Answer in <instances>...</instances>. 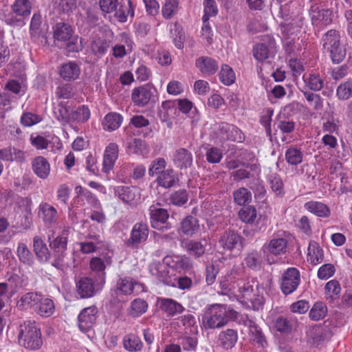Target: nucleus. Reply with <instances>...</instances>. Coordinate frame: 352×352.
I'll return each instance as SVG.
<instances>
[{
  "label": "nucleus",
  "instance_id": "36",
  "mask_svg": "<svg viewBox=\"0 0 352 352\" xmlns=\"http://www.w3.org/2000/svg\"><path fill=\"white\" fill-rule=\"evenodd\" d=\"M89 47L91 52L98 58L102 57L109 47V43L100 37L92 38Z\"/></svg>",
  "mask_w": 352,
  "mask_h": 352
},
{
  "label": "nucleus",
  "instance_id": "63",
  "mask_svg": "<svg viewBox=\"0 0 352 352\" xmlns=\"http://www.w3.org/2000/svg\"><path fill=\"white\" fill-rule=\"evenodd\" d=\"M275 328L282 333H289L292 331V324L287 318L280 316L276 320Z\"/></svg>",
  "mask_w": 352,
  "mask_h": 352
},
{
  "label": "nucleus",
  "instance_id": "14",
  "mask_svg": "<svg viewBox=\"0 0 352 352\" xmlns=\"http://www.w3.org/2000/svg\"><path fill=\"white\" fill-rule=\"evenodd\" d=\"M309 15L312 24L322 28L332 22V11L329 9H320L318 6H311Z\"/></svg>",
  "mask_w": 352,
  "mask_h": 352
},
{
  "label": "nucleus",
  "instance_id": "50",
  "mask_svg": "<svg viewBox=\"0 0 352 352\" xmlns=\"http://www.w3.org/2000/svg\"><path fill=\"white\" fill-rule=\"evenodd\" d=\"M233 197L236 204L243 206L251 201L252 193L247 188L242 187L233 192Z\"/></svg>",
  "mask_w": 352,
  "mask_h": 352
},
{
  "label": "nucleus",
  "instance_id": "17",
  "mask_svg": "<svg viewBox=\"0 0 352 352\" xmlns=\"http://www.w3.org/2000/svg\"><path fill=\"white\" fill-rule=\"evenodd\" d=\"M164 261L168 267L177 271L186 272L192 269V262L186 256L171 255L164 258Z\"/></svg>",
  "mask_w": 352,
  "mask_h": 352
},
{
  "label": "nucleus",
  "instance_id": "62",
  "mask_svg": "<svg viewBox=\"0 0 352 352\" xmlns=\"http://www.w3.org/2000/svg\"><path fill=\"white\" fill-rule=\"evenodd\" d=\"M270 187L273 192L279 196L284 195L283 184L281 178L276 174L271 175L269 177Z\"/></svg>",
  "mask_w": 352,
  "mask_h": 352
},
{
  "label": "nucleus",
  "instance_id": "38",
  "mask_svg": "<svg viewBox=\"0 0 352 352\" xmlns=\"http://www.w3.org/2000/svg\"><path fill=\"white\" fill-rule=\"evenodd\" d=\"M136 191L137 189L133 186H120L115 189V195L122 201L130 203L135 199Z\"/></svg>",
  "mask_w": 352,
  "mask_h": 352
},
{
  "label": "nucleus",
  "instance_id": "26",
  "mask_svg": "<svg viewBox=\"0 0 352 352\" xmlns=\"http://www.w3.org/2000/svg\"><path fill=\"white\" fill-rule=\"evenodd\" d=\"M33 248L37 259L40 262L47 263L50 261L51 253L41 236H35L33 238Z\"/></svg>",
  "mask_w": 352,
  "mask_h": 352
},
{
  "label": "nucleus",
  "instance_id": "57",
  "mask_svg": "<svg viewBox=\"0 0 352 352\" xmlns=\"http://www.w3.org/2000/svg\"><path fill=\"white\" fill-rule=\"evenodd\" d=\"M188 200V194L186 190L179 189L174 191L170 196V202L177 206L184 205Z\"/></svg>",
  "mask_w": 352,
  "mask_h": 352
},
{
  "label": "nucleus",
  "instance_id": "46",
  "mask_svg": "<svg viewBox=\"0 0 352 352\" xmlns=\"http://www.w3.org/2000/svg\"><path fill=\"white\" fill-rule=\"evenodd\" d=\"M178 342L181 349H182L184 351L195 352L197 346L198 340L196 336H184L178 339Z\"/></svg>",
  "mask_w": 352,
  "mask_h": 352
},
{
  "label": "nucleus",
  "instance_id": "56",
  "mask_svg": "<svg viewBox=\"0 0 352 352\" xmlns=\"http://www.w3.org/2000/svg\"><path fill=\"white\" fill-rule=\"evenodd\" d=\"M142 346L140 338L135 335H129L124 340V346L129 351H139Z\"/></svg>",
  "mask_w": 352,
  "mask_h": 352
},
{
  "label": "nucleus",
  "instance_id": "12",
  "mask_svg": "<svg viewBox=\"0 0 352 352\" xmlns=\"http://www.w3.org/2000/svg\"><path fill=\"white\" fill-rule=\"evenodd\" d=\"M103 285L91 278L82 277L76 283L77 292L81 298H90L100 290Z\"/></svg>",
  "mask_w": 352,
  "mask_h": 352
},
{
  "label": "nucleus",
  "instance_id": "20",
  "mask_svg": "<svg viewBox=\"0 0 352 352\" xmlns=\"http://www.w3.org/2000/svg\"><path fill=\"white\" fill-rule=\"evenodd\" d=\"M287 240L284 238H273L263 245L262 250L264 253L278 256L287 252Z\"/></svg>",
  "mask_w": 352,
  "mask_h": 352
},
{
  "label": "nucleus",
  "instance_id": "31",
  "mask_svg": "<svg viewBox=\"0 0 352 352\" xmlns=\"http://www.w3.org/2000/svg\"><path fill=\"white\" fill-rule=\"evenodd\" d=\"M206 240H190L184 243V248L187 252L195 258L203 256L206 251Z\"/></svg>",
  "mask_w": 352,
  "mask_h": 352
},
{
  "label": "nucleus",
  "instance_id": "47",
  "mask_svg": "<svg viewBox=\"0 0 352 352\" xmlns=\"http://www.w3.org/2000/svg\"><path fill=\"white\" fill-rule=\"evenodd\" d=\"M239 219L245 223H252L256 218V208L252 206H245L239 211Z\"/></svg>",
  "mask_w": 352,
  "mask_h": 352
},
{
  "label": "nucleus",
  "instance_id": "5",
  "mask_svg": "<svg viewBox=\"0 0 352 352\" xmlns=\"http://www.w3.org/2000/svg\"><path fill=\"white\" fill-rule=\"evenodd\" d=\"M32 4L29 0H16L12 6V12L5 16V21L12 26H22L24 19L29 16Z\"/></svg>",
  "mask_w": 352,
  "mask_h": 352
},
{
  "label": "nucleus",
  "instance_id": "27",
  "mask_svg": "<svg viewBox=\"0 0 352 352\" xmlns=\"http://www.w3.org/2000/svg\"><path fill=\"white\" fill-rule=\"evenodd\" d=\"M244 324L249 328L250 333L254 342H255L258 346L265 348L267 346L265 336L262 332L261 327H259L254 321L247 319L244 322Z\"/></svg>",
  "mask_w": 352,
  "mask_h": 352
},
{
  "label": "nucleus",
  "instance_id": "3",
  "mask_svg": "<svg viewBox=\"0 0 352 352\" xmlns=\"http://www.w3.org/2000/svg\"><path fill=\"white\" fill-rule=\"evenodd\" d=\"M322 46L325 52L329 53L333 63L338 64L345 58L346 50L340 45V35L336 30H329L323 36Z\"/></svg>",
  "mask_w": 352,
  "mask_h": 352
},
{
  "label": "nucleus",
  "instance_id": "32",
  "mask_svg": "<svg viewBox=\"0 0 352 352\" xmlns=\"http://www.w3.org/2000/svg\"><path fill=\"white\" fill-rule=\"evenodd\" d=\"M38 215L45 224L50 225L55 222L57 211L54 206L43 202L39 205Z\"/></svg>",
  "mask_w": 352,
  "mask_h": 352
},
{
  "label": "nucleus",
  "instance_id": "58",
  "mask_svg": "<svg viewBox=\"0 0 352 352\" xmlns=\"http://www.w3.org/2000/svg\"><path fill=\"white\" fill-rule=\"evenodd\" d=\"M54 113L56 119L62 122L67 123L71 120V113H69L68 108L60 102L54 107Z\"/></svg>",
  "mask_w": 352,
  "mask_h": 352
},
{
  "label": "nucleus",
  "instance_id": "21",
  "mask_svg": "<svg viewBox=\"0 0 352 352\" xmlns=\"http://www.w3.org/2000/svg\"><path fill=\"white\" fill-rule=\"evenodd\" d=\"M173 157L175 166L181 170L187 169L192 164V155L186 148H179L177 149Z\"/></svg>",
  "mask_w": 352,
  "mask_h": 352
},
{
  "label": "nucleus",
  "instance_id": "9",
  "mask_svg": "<svg viewBox=\"0 0 352 352\" xmlns=\"http://www.w3.org/2000/svg\"><path fill=\"white\" fill-rule=\"evenodd\" d=\"M112 263L111 256L105 254L101 256H96L91 259L89 266L91 271L96 274V281L99 284L104 285L106 278L105 269Z\"/></svg>",
  "mask_w": 352,
  "mask_h": 352
},
{
  "label": "nucleus",
  "instance_id": "28",
  "mask_svg": "<svg viewBox=\"0 0 352 352\" xmlns=\"http://www.w3.org/2000/svg\"><path fill=\"white\" fill-rule=\"evenodd\" d=\"M34 173L41 179H46L50 175V165L43 156L35 157L32 162Z\"/></svg>",
  "mask_w": 352,
  "mask_h": 352
},
{
  "label": "nucleus",
  "instance_id": "15",
  "mask_svg": "<svg viewBox=\"0 0 352 352\" xmlns=\"http://www.w3.org/2000/svg\"><path fill=\"white\" fill-rule=\"evenodd\" d=\"M148 235V226L142 223H135L131 232V236L126 241V245L133 248L146 241Z\"/></svg>",
  "mask_w": 352,
  "mask_h": 352
},
{
  "label": "nucleus",
  "instance_id": "54",
  "mask_svg": "<svg viewBox=\"0 0 352 352\" xmlns=\"http://www.w3.org/2000/svg\"><path fill=\"white\" fill-rule=\"evenodd\" d=\"M67 241V237L65 236H58L52 241L51 236L48 235V242L50 243V247L53 251L66 252Z\"/></svg>",
  "mask_w": 352,
  "mask_h": 352
},
{
  "label": "nucleus",
  "instance_id": "59",
  "mask_svg": "<svg viewBox=\"0 0 352 352\" xmlns=\"http://www.w3.org/2000/svg\"><path fill=\"white\" fill-rule=\"evenodd\" d=\"M204 14L202 17L203 22L206 23L210 17L214 16L218 13V9L214 0H204Z\"/></svg>",
  "mask_w": 352,
  "mask_h": 352
},
{
  "label": "nucleus",
  "instance_id": "42",
  "mask_svg": "<svg viewBox=\"0 0 352 352\" xmlns=\"http://www.w3.org/2000/svg\"><path fill=\"white\" fill-rule=\"evenodd\" d=\"M324 259L323 250L318 243H310L308 248L307 261L312 265H317Z\"/></svg>",
  "mask_w": 352,
  "mask_h": 352
},
{
  "label": "nucleus",
  "instance_id": "40",
  "mask_svg": "<svg viewBox=\"0 0 352 352\" xmlns=\"http://www.w3.org/2000/svg\"><path fill=\"white\" fill-rule=\"evenodd\" d=\"M303 79L309 89L314 91H320L324 85V78L319 74H309L307 78L304 76Z\"/></svg>",
  "mask_w": 352,
  "mask_h": 352
},
{
  "label": "nucleus",
  "instance_id": "1",
  "mask_svg": "<svg viewBox=\"0 0 352 352\" xmlns=\"http://www.w3.org/2000/svg\"><path fill=\"white\" fill-rule=\"evenodd\" d=\"M238 315L237 311L226 305H210L202 315V327L206 330L221 329L229 321L236 320Z\"/></svg>",
  "mask_w": 352,
  "mask_h": 352
},
{
  "label": "nucleus",
  "instance_id": "52",
  "mask_svg": "<svg viewBox=\"0 0 352 352\" xmlns=\"http://www.w3.org/2000/svg\"><path fill=\"white\" fill-rule=\"evenodd\" d=\"M246 265L252 270H258L261 265V259L256 250H252L247 254L245 258Z\"/></svg>",
  "mask_w": 352,
  "mask_h": 352
},
{
  "label": "nucleus",
  "instance_id": "35",
  "mask_svg": "<svg viewBox=\"0 0 352 352\" xmlns=\"http://www.w3.org/2000/svg\"><path fill=\"white\" fill-rule=\"evenodd\" d=\"M178 181V175L173 169L165 170L157 177L159 185L166 188L173 186Z\"/></svg>",
  "mask_w": 352,
  "mask_h": 352
},
{
  "label": "nucleus",
  "instance_id": "53",
  "mask_svg": "<svg viewBox=\"0 0 352 352\" xmlns=\"http://www.w3.org/2000/svg\"><path fill=\"white\" fill-rule=\"evenodd\" d=\"M89 118L90 111L85 105L78 107L71 113V120L78 122H85L89 119Z\"/></svg>",
  "mask_w": 352,
  "mask_h": 352
},
{
  "label": "nucleus",
  "instance_id": "30",
  "mask_svg": "<svg viewBox=\"0 0 352 352\" xmlns=\"http://www.w3.org/2000/svg\"><path fill=\"white\" fill-rule=\"evenodd\" d=\"M199 220L188 215L181 221L179 230L184 235L192 236L199 230Z\"/></svg>",
  "mask_w": 352,
  "mask_h": 352
},
{
  "label": "nucleus",
  "instance_id": "64",
  "mask_svg": "<svg viewBox=\"0 0 352 352\" xmlns=\"http://www.w3.org/2000/svg\"><path fill=\"white\" fill-rule=\"evenodd\" d=\"M129 148L134 153L144 155L147 153V147L144 141L135 138L129 143Z\"/></svg>",
  "mask_w": 352,
  "mask_h": 352
},
{
  "label": "nucleus",
  "instance_id": "13",
  "mask_svg": "<svg viewBox=\"0 0 352 352\" xmlns=\"http://www.w3.org/2000/svg\"><path fill=\"white\" fill-rule=\"evenodd\" d=\"M160 310L168 318H174L185 311L184 307L179 302L169 298H158Z\"/></svg>",
  "mask_w": 352,
  "mask_h": 352
},
{
  "label": "nucleus",
  "instance_id": "49",
  "mask_svg": "<svg viewBox=\"0 0 352 352\" xmlns=\"http://www.w3.org/2000/svg\"><path fill=\"white\" fill-rule=\"evenodd\" d=\"M221 82L225 85H231L235 81V74L232 69L228 65H223L219 74Z\"/></svg>",
  "mask_w": 352,
  "mask_h": 352
},
{
  "label": "nucleus",
  "instance_id": "61",
  "mask_svg": "<svg viewBox=\"0 0 352 352\" xmlns=\"http://www.w3.org/2000/svg\"><path fill=\"white\" fill-rule=\"evenodd\" d=\"M206 157L208 162L210 164L219 163L223 157L222 151L214 146L206 148Z\"/></svg>",
  "mask_w": 352,
  "mask_h": 352
},
{
  "label": "nucleus",
  "instance_id": "33",
  "mask_svg": "<svg viewBox=\"0 0 352 352\" xmlns=\"http://www.w3.org/2000/svg\"><path fill=\"white\" fill-rule=\"evenodd\" d=\"M136 285H138L137 281L131 277H120L116 284L117 294L130 295L133 292Z\"/></svg>",
  "mask_w": 352,
  "mask_h": 352
},
{
  "label": "nucleus",
  "instance_id": "37",
  "mask_svg": "<svg viewBox=\"0 0 352 352\" xmlns=\"http://www.w3.org/2000/svg\"><path fill=\"white\" fill-rule=\"evenodd\" d=\"M45 25L42 24L41 16L40 14H34L30 23V34L35 39L43 37L45 35Z\"/></svg>",
  "mask_w": 352,
  "mask_h": 352
},
{
  "label": "nucleus",
  "instance_id": "23",
  "mask_svg": "<svg viewBox=\"0 0 352 352\" xmlns=\"http://www.w3.org/2000/svg\"><path fill=\"white\" fill-rule=\"evenodd\" d=\"M54 42L58 45L59 43H66L73 36V29L72 26L66 23H58L53 28Z\"/></svg>",
  "mask_w": 352,
  "mask_h": 352
},
{
  "label": "nucleus",
  "instance_id": "45",
  "mask_svg": "<svg viewBox=\"0 0 352 352\" xmlns=\"http://www.w3.org/2000/svg\"><path fill=\"white\" fill-rule=\"evenodd\" d=\"M17 255L21 262L23 264L32 266L34 263L32 253L24 243H19L17 247Z\"/></svg>",
  "mask_w": 352,
  "mask_h": 352
},
{
  "label": "nucleus",
  "instance_id": "48",
  "mask_svg": "<svg viewBox=\"0 0 352 352\" xmlns=\"http://www.w3.org/2000/svg\"><path fill=\"white\" fill-rule=\"evenodd\" d=\"M146 302L140 298H136L131 303L129 314L136 318L144 314L147 309Z\"/></svg>",
  "mask_w": 352,
  "mask_h": 352
},
{
  "label": "nucleus",
  "instance_id": "11",
  "mask_svg": "<svg viewBox=\"0 0 352 352\" xmlns=\"http://www.w3.org/2000/svg\"><path fill=\"white\" fill-rule=\"evenodd\" d=\"M217 133L223 140L241 142L243 139L241 131L234 125L227 122L217 124Z\"/></svg>",
  "mask_w": 352,
  "mask_h": 352
},
{
  "label": "nucleus",
  "instance_id": "2",
  "mask_svg": "<svg viewBox=\"0 0 352 352\" xmlns=\"http://www.w3.org/2000/svg\"><path fill=\"white\" fill-rule=\"evenodd\" d=\"M18 339L21 345L31 350L39 349L43 344L40 329L34 321H25L19 326Z\"/></svg>",
  "mask_w": 352,
  "mask_h": 352
},
{
  "label": "nucleus",
  "instance_id": "41",
  "mask_svg": "<svg viewBox=\"0 0 352 352\" xmlns=\"http://www.w3.org/2000/svg\"><path fill=\"white\" fill-rule=\"evenodd\" d=\"M305 208L320 217H327L330 214V210L328 206L321 202L309 201L305 204Z\"/></svg>",
  "mask_w": 352,
  "mask_h": 352
},
{
  "label": "nucleus",
  "instance_id": "55",
  "mask_svg": "<svg viewBox=\"0 0 352 352\" xmlns=\"http://www.w3.org/2000/svg\"><path fill=\"white\" fill-rule=\"evenodd\" d=\"M336 95L340 100L349 99L352 96V80L341 83L337 88Z\"/></svg>",
  "mask_w": 352,
  "mask_h": 352
},
{
  "label": "nucleus",
  "instance_id": "6",
  "mask_svg": "<svg viewBox=\"0 0 352 352\" xmlns=\"http://www.w3.org/2000/svg\"><path fill=\"white\" fill-rule=\"evenodd\" d=\"M245 239L234 230H228L223 232L219 239V245L226 251L234 250H242L245 244Z\"/></svg>",
  "mask_w": 352,
  "mask_h": 352
},
{
  "label": "nucleus",
  "instance_id": "19",
  "mask_svg": "<svg viewBox=\"0 0 352 352\" xmlns=\"http://www.w3.org/2000/svg\"><path fill=\"white\" fill-rule=\"evenodd\" d=\"M161 204L158 202L151 205L149 208V214L151 218V222L153 228L155 229H164L166 227L163 226L161 228H159V223H164L166 222L169 217L167 210L160 207Z\"/></svg>",
  "mask_w": 352,
  "mask_h": 352
},
{
  "label": "nucleus",
  "instance_id": "29",
  "mask_svg": "<svg viewBox=\"0 0 352 352\" xmlns=\"http://www.w3.org/2000/svg\"><path fill=\"white\" fill-rule=\"evenodd\" d=\"M80 69L77 63L73 61L66 63L60 68L59 74L65 80H74L80 75Z\"/></svg>",
  "mask_w": 352,
  "mask_h": 352
},
{
  "label": "nucleus",
  "instance_id": "51",
  "mask_svg": "<svg viewBox=\"0 0 352 352\" xmlns=\"http://www.w3.org/2000/svg\"><path fill=\"white\" fill-rule=\"evenodd\" d=\"M42 296L37 292H28L21 298V305L33 308L35 311L36 307L39 303Z\"/></svg>",
  "mask_w": 352,
  "mask_h": 352
},
{
  "label": "nucleus",
  "instance_id": "10",
  "mask_svg": "<svg viewBox=\"0 0 352 352\" xmlns=\"http://www.w3.org/2000/svg\"><path fill=\"white\" fill-rule=\"evenodd\" d=\"M156 89L150 85H145L133 90L131 99L138 107H144L155 97Z\"/></svg>",
  "mask_w": 352,
  "mask_h": 352
},
{
  "label": "nucleus",
  "instance_id": "43",
  "mask_svg": "<svg viewBox=\"0 0 352 352\" xmlns=\"http://www.w3.org/2000/svg\"><path fill=\"white\" fill-rule=\"evenodd\" d=\"M122 117L117 113H109L104 118L102 125L104 129L113 131L120 127Z\"/></svg>",
  "mask_w": 352,
  "mask_h": 352
},
{
  "label": "nucleus",
  "instance_id": "60",
  "mask_svg": "<svg viewBox=\"0 0 352 352\" xmlns=\"http://www.w3.org/2000/svg\"><path fill=\"white\" fill-rule=\"evenodd\" d=\"M327 311V307L322 302H316L310 310L309 315L311 320L317 321L324 318Z\"/></svg>",
  "mask_w": 352,
  "mask_h": 352
},
{
  "label": "nucleus",
  "instance_id": "25",
  "mask_svg": "<svg viewBox=\"0 0 352 352\" xmlns=\"http://www.w3.org/2000/svg\"><path fill=\"white\" fill-rule=\"evenodd\" d=\"M118 157V146L116 143L109 144L104 151L102 170L109 173L113 169L116 161Z\"/></svg>",
  "mask_w": 352,
  "mask_h": 352
},
{
  "label": "nucleus",
  "instance_id": "24",
  "mask_svg": "<svg viewBox=\"0 0 352 352\" xmlns=\"http://www.w3.org/2000/svg\"><path fill=\"white\" fill-rule=\"evenodd\" d=\"M195 66L205 76L213 75L219 69L218 63L209 56H201L197 58Z\"/></svg>",
  "mask_w": 352,
  "mask_h": 352
},
{
  "label": "nucleus",
  "instance_id": "22",
  "mask_svg": "<svg viewBox=\"0 0 352 352\" xmlns=\"http://www.w3.org/2000/svg\"><path fill=\"white\" fill-rule=\"evenodd\" d=\"M168 265L163 261L162 263L154 261L149 265V271L153 276H155L159 281L165 285H169L170 276Z\"/></svg>",
  "mask_w": 352,
  "mask_h": 352
},
{
  "label": "nucleus",
  "instance_id": "18",
  "mask_svg": "<svg viewBox=\"0 0 352 352\" xmlns=\"http://www.w3.org/2000/svg\"><path fill=\"white\" fill-rule=\"evenodd\" d=\"M239 340L238 331L234 329H226L218 334V345L225 349H232L236 345Z\"/></svg>",
  "mask_w": 352,
  "mask_h": 352
},
{
  "label": "nucleus",
  "instance_id": "39",
  "mask_svg": "<svg viewBox=\"0 0 352 352\" xmlns=\"http://www.w3.org/2000/svg\"><path fill=\"white\" fill-rule=\"evenodd\" d=\"M55 309L54 302L48 298L42 296L39 303L36 307L35 311L43 317H50L52 316Z\"/></svg>",
  "mask_w": 352,
  "mask_h": 352
},
{
  "label": "nucleus",
  "instance_id": "16",
  "mask_svg": "<svg viewBox=\"0 0 352 352\" xmlns=\"http://www.w3.org/2000/svg\"><path fill=\"white\" fill-rule=\"evenodd\" d=\"M97 308L94 306L85 308L78 317V327L81 331L89 330L96 320Z\"/></svg>",
  "mask_w": 352,
  "mask_h": 352
},
{
  "label": "nucleus",
  "instance_id": "34",
  "mask_svg": "<svg viewBox=\"0 0 352 352\" xmlns=\"http://www.w3.org/2000/svg\"><path fill=\"white\" fill-rule=\"evenodd\" d=\"M115 16L120 22H125L127 20L128 16L133 17L134 8L131 0H126L124 3H118L116 10H115Z\"/></svg>",
  "mask_w": 352,
  "mask_h": 352
},
{
  "label": "nucleus",
  "instance_id": "4",
  "mask_svg": "<svg viewBox=\"0 0 352 352\" xmlns=\"http://www.w3.org/2000/svg\"><path fill=\"white\" fill-rule=\"evenodd\" d=\"M239 292L244 299L250 301L254 310L261 309L265 303L264 287L258 283H244L241 281L238 283Z\"/></svg>",
  "mask_w": 352,
  "mask_h": 352
},
{
  "label": "nucleus",
  "instance_id": "7",
  "mask_svg": "<svg viewBox=\"0 0 352 352\" xmlns=\"http://www.w3.org/2000/svg\"><path fill=\"white\" fill-rule=\"evenodd\" d=\"M300 282V274L296 267L287 268L280 278V289L285 295H289L295 292Z\"/></svg>",
  "mask_w": 352,
  "mask_h": 352
},
{
  "label": "nucleus",
  "instance_id": "8",
  "mask_svg": "<svg viewBox=\"0 0 352 352\" xmlns=\"http://www.w3.org/2000/svg\"><path fill=\"white\" fill-rule=\"evenodd\" d=\"M276 42L274 38L269 35L262 37L261 43L256 44L252 49V54L256 60L263 62L274 53Z\"/></svg>",
  "mask_w": 352,
  "mask_h": 352
},
{
  "label": "nucleus",
  "instance_id": "44",
  "mask_svg": "<svg viewBox=\"0 0 352 352\" xmlns=\"http://www.w3.org/2000/svg\"><path fill=\"white\" fill-rule=\"evenodd\" d=\"M285 157L289 164L296 166L302 162L303 153L300 148L289 146L285 151Z\"/></svg>",
  "mask_w": 352,
  "mask_h": 352
}]
</instances>
